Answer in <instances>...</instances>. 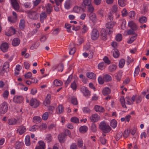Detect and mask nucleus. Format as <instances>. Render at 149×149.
Listing matches in <instances>:
<instances>
[{
	"label": "nucleus",
	"mask_w": 149,
	"mask_h": 149,
	"mask_svg": "<svg viewBox=\"0 0 149 149\" xmlns=\"http://www.w3.org/2000/svg\"><path fill=\"white\" fill-rule=\"evenodd\" d=\"M99 128L105 133H107L110 132L111 128L110 126L106 123L105 121L101 122L99 126Z\"/></svg>",
	"instance_id": "1"
},
{
	"label": "nucleus",
	"mask_w": 149,
	"mask_h": 149,
	"mask_svg": "<svg viewBox=\"0 0 149 149\" xmlns=\"http://www.w3.org/2000/svg\"><path fill=\"white\" fill-rule=\"evenodd\" d=\"M8 104L6 102H4L1 104L0 109V113L1 114H4L7 112L8 109Z\"/></svg>",
	"instance_id": "2"
},
{
	"label": "nucleus",
	"mask_w": 149,
	"mask_h": 149,
	"mask_svg": "<svg viewBox=\"0 0 149 149\" xmlns=\"http://www.w3.org/2000/svg\"><path fill=\"white\" fill-rule=\"evenodd\" d=\"M80 91L85 97H89L91 95V92L87 87L83 86L80 88Z\"/></svg>",
	"instance_id": "3"
},
{
	"label": "nucleus",
	"mask_w": 149,
	"mask_h": 149,
	"mask_svg": "<svg viewBox=\"0 0 149 149\" xmlns=\"http://www.w3.org/2000/svg\"><path fill=\"white\" fill-rule=\"evenodd\" d=\"M116 24V23L114 21H111L108 22H107L106 24V28L107 29H109V34H110L112 32V29L115 25Z\"/></svg>",
	"instance_id": "4"
},
{
	"label": "nucleus",
	"mask_w": 149,
	"mask_h": 149,
	"mask_svg": "<svg viewBox=\"0 0 149 149\" xmlns=\"http://www.w3.org/2000/svg\"><path fill=\"white\" fill-rule=\"evenodd\" d=\"M28 15L29 17L33 19H36L39 17V14L36 11H31L28 12Z\"/></svg>",
	"instance_id": "5"
},
{
	"label": "nucleus",
	"mask_w": 149,
	"mask_h": 149,
	"mask_svg": "<svg viewBox=\"0 0 149 149\" xmlns=\"http://www.w3.org/2000/svg\"><path fill=\"white\" fill-rule=\"evenodd\" d=\"M89 118L91 122L95 123L97 122L99 120L100 117L97 113H94L92 114Z\"/></svg>",
	"instance_id": "6"
},
{
	"label": "nucleus",
	"mask_w": 149,
	"mask_h": 149,
	"mask_svg": "<svg viewBox=\"0 0 149 149\" xmlns=\"http://www.w3.org/2000/svg\"><path fill=\"white\" fill-rule=\"evenodd\" d=\"M24 100L23 97L21 95H16L13 98V101L15 103H20L22 102Z\"/></svg>",
	"instance_id": "7"
},
{
	"label": "nucleus",
	"mask_w": 149,
	"mask_h": 149,
	"mask_svg": "<svg viewBox=\"0 0 149 149\" xmlns=\"http://www.w3.org/2000/svg\"><path fill=\"white\" fill-rule=\"evenodd\" d=\"M9 48V45L8 43L6 42L2 43L0 47L1 50L3 52H7Z\"/></svg>",
	"instance_id": "8"
},
{
	"label": "nucleus",
	"mask_w": 149,
	"mask_h": 149,
	"mask_svg": "<svg viewBox=\"0 0 149 149\" xmlns=\"http://www.w3.org/2000/svg\"><path fill=\"white\" fill-rule=\"evenodd\" d=\"M128 26L130 27L134 31L138 30V26L134 22L132 21H129L128 23Z\"/></svg>",
	"instance_id": "9"
},
{
	"label": "nucleus",
	"mask_w": 149,
	"mask_h": 149,
	"mask_svg": "<svg viewBox=\"0 0 149 149\" xmlns=\"http://www.w3.org/2000/svg\"><path fill=\"white\" fill-rule=\"evenodd\" d=\"M15 32L16 30L13 27H11L9 28L8 32L5 33V34L8 36H10L15 34Z\"/></svg>",
	"instance_id": "10"
},
{
	"label": "nucleus",
	"mask_w": 149,
	"mask_h": 149,
	"mask_svg": "<svg viewBox=\"0 0 149 149\" xmlns=\"http://www.w3.org/2000/svg\"><path fill=\"white\" fill-rule=\"evenodd\" d=\"M30 105L33 106L34 108L37 107L39 105V102L35 98H32L30 100Z\"/></svg>",
	"instance_id": "11"
},
{
	"label": "nucleus",
	"mask_w": 149,
	"mask_h": 149,
	"mask_svg": "<svg viewBox=\"0 0 149 149\" xmlns=\"http://www.w3.org/2000/svg\"><path fill=\"white\" fill-rule=\"evenodd\" d=\"M66 137L65 134L63 133L59 134L58 136V139L61 143H63L65 142Z\"/></svg>",
	"instance_id": "12"
},
{
	"label": "nucleus",
	"mask_w": 149,
	"mask_h": 149,
	"mask_svg": "<svg viewBox=\"0 0 149 149\" xmlns=\"http://www.w3.org/2000/svg\"><path fill=\"white\" fill-rule=\"evenodd\" d=\"M69 49V53L70 55H73L76 52V48L73 43L70 44Z\"/></svg>",
	"instance_id": "13"
},
{
	"label": "nucleus",
	"mask_w": 149,
	"mask_h": 149,
	"mask_svg": "<svg viewBox=\"0 0 149 149\" xmlns=\"http://www.w3.org/2000/svg\"><path fill=\"white\" fill-rule=\"evenodd\" d=\"M47 16V14L45 12H42L40 15V22L41 23L44 22V20L46 19Z\"/></svg>",
	"instance_id": "14"
},
{
	"label": "nucleus",
	"mask_w": 149,
	"mask_h": 149,
	"mask_svg": "<svg viewBox=\"0 0 149 149\" xmlns=\"http://www.w3.org/2000/svg\"><path fill=\"white\" fill-rule=\"evenodd\" d=\"M26 131V128L23 125L19 126L17 130V132H19L20 135L22 134L25 132Z\"/></svg>",
	"instance_id": "15"
},
{
	"label": "nucleus",
	"mask_w": 149,
	"mask_h": 149,
	"mask_svg": "<svg viewBox=\"0 0 149 149\" xmlns=\"http://www.w3.org/2000/svg\"><path fill=\"white\" fill-rule=\"evenodd\" d=\"M89 18L93 22L95 23L97 22V16L95 13H91L89 15Z\"/></svg>",
	"instance_id": "16"
},
{
	"label": "nucleus",
	"mask_w": 149,
	"mask_h": 149,
	"mask_svg": "<svg viewBox=\"0 0 149 149\" xmlns=\"http://www.w3.org/2000/svg\"><path fill=\"white\" fill-rule=\"evenodd\" d=\"M99 36V33L97 30L95 28L93 29L91 33V37H98Z\"/></svg>",
	"instance_id": "17"
},
{
	"label": "nucleus",
	"mask_w": 149,
	"mask_h": 149,
	"mask_svg": "<svg viewBox=\"0 0 149 149\" xmlns=\"http://www.w3.org/2000/svg\"><path fill=\"white\" fill-rule=\"evenodd\" d=\"M12 5L15 10H18L19 9V6L16 0H11Z\"/></svg>",
	"instance_id": "18"
},
{
	"label": "nucleus",
	"mask_w": 149,
	"mask_h": 149,
	"mask_svg": "<svg viewBox=\"0 0 149 149\" xmlns=\"http://www.w3.org/2000/svg\"><path fill=\"white\" fill-rule=\"evenodd\" d=\"M72 4L71 0H66L64 3V7L66 9H69L71 7Z\"/></svg>",
	"instance_id": "19"
},
{
	"label": "nucleus",
	"mask_w": 149,
	"mask_h": 149,
	"mask_svg": "<svg viewBox=\"0 0 149 149\" xmlns=\"http://www.w3.org/2000/svg\"><path fill=\"white\" fill-rule=\"evenodd\" d=\"M20 40L18 38H14L12 41V44L13 46H16L19 45Z\"/></svg>",
	"instance_id": "20"
},
{
	"label": "nucleus",
	"mask_w": 149,
	"mask_h": 149,
	"mask_svg": "<svg viewBox=\"0 0 149 149\" xmlns=\"http://www.w3.org/2000/svg\"><path fill=\"white\" fill-rule=\"evenodd\" d=\"M94 109L95 111L97 112H104L105 111V109L103 107L97 105L95 106Z\"/></svg>",
	"instance_id": "21"
},
{
	"label": "nucleus",
	"mask_w": 149,
	"mask_h": 149,
	"mask_svg": "<svg viewBox=\"0 0 149 149\" xmlns=\"http://www.w3.org/2000/svg\"><path fill=\"white\" fill-rule=\"evenodd\" d=\"M86 75L87 77L89 79H96V74L92 72H88L86 73Z\"/></svg>",
	"instance_id": "22"
},
{
	"label": "nucleus",
	"mask_w": 149,
	"mask_h": 149,
	"mask_svg": "<svg viewBox=\"0 0 149 149\" xmlns=\"http://www.w3.org/2000/svg\"><path fill=\"white\" fill-rule=\"evenodd\" d=\"M25 22L24 19H21L19 24V27L20 29L21 30H23L25 27Z\"/></svg>",
	"instance_id": "23"
},
{
	"label": "nucleus",
	"mask_w": 149,
	"mask_h": 149,
	"mask_svg": "<svg viewBox=\"0 0 149 149\" xmlns=\"http://www.w3.org/2000/svg\"><path fill=\"white\" fill-rule=\"evenodd\" d=\"M17 122V120L14 118L9 119L8 121V123L10 125H15Z\"/></svg>",
	"instance_id": "24"
},
{
	"label": "nucleus",
	"mask_w": 149,
	"mask_h": 149,
	"mask_svg": "<svg viewBox=\"0 0 149 149\" xmlns=\"http://www.w3.org/2000/svg\"><path fill=\"white\" fill-rule=\"evenodd\" d=\"M134 31L132 29H129L127 31H125L123 35L124 36L134 35L135 33Z\"/></svg>",
	"instance_id": "25"
},
{
	"label": "nucleus",
	"mask_w": 149,
	"mask_h": 149,
	"mask_svg": "<svg viewBox=\"0 0 149 149\" xmlns=\"http://www.w3.org/2000/svg\"><path fill=\"white\" fill-rule=\"evenodd\" d=\"M9 63L8 62H5L3 65L2 70L5 72H7L8 71V68H9Z\"/></svg>",
	"instance_id": "26"
},
{
	"label": "nucleus",
	"mask_w": 149,
	"mask_h": 149,
	"mask_svg": "<svg viewBox=\"0 0 149 149\" xmlns=\"http://www.w3.org/2000/svg\"><path fill=\"white\" fill-rule=\"evenodd\" d=\"M88 130V127L86 125L81 126L79 128L80 132L82 133H84Z\"/></svg>",
	"instance_id": "27"
},
{
	"label": "nucleus",
	"mask_w": 149,
	"mask_h": 149,
	"mask_svg": "<svg viewBox=\"0 0 149 149\" xmlns=\"http://www.w3.org/2000/svg\"><path fill=\"white\" fill-rule=\"evenodd\" d=\"M46 11L47 14H50L52 10V8L51 5L49 4H47L46 7Z\"/></svg>",
	"instance_id": "28"
},
{
	"label": "nucleus",
	"mask_w": 149,
	"mask_h": 149,
	"mask_svg": "<svg viewBox=\"0 0 149 149\" xmlns=\"http://www.w3.org/2000/svg\"><path fill=\"white\" fill-rule=\"evenodd\" d=\"M110 92V90L108 87L104 88L102 91V94L105 96L109 94Z\"/></svg>",
	"instance_id": "29"
},
{
	"label": "nucleus",
	"mask_w": 149,
	"mask_h": 149,
	"mask_svg": "<svg viewBox=\"0 0 149 149\" xmlns=\"http://www.w3.org/2000/svg\"><path fill=\"white\" fill-rule=\"evenodd\" d=\"M104 79L106 82H108L111 81L112 78L110 75L108 74H105L103 76Z\"/></svg>",
	"instance_id": "30"
},
{
	"label": "nucleus",
	"mask_w": 149,
	"mask_h": 149,
	"mask_svg": "<svg viewBox=\"0 0 149 149\" xmlns=\"http://www.w3.org/2000/svg\"><path fill=\"white\" fill-rule=\"evenodd\" d=\"M53 84L55 86H60L63 84V82L60 80L55 79L53 82Z\"/></svg>",
	"instance_id": "31"
},
{
	"label": "nucleus",
	"mask_w": 149,
	"mask_h": 149,
	"mask_svg": "<svg viewBox=\"0 0 149 149\" xmlns=\"http://www.w3.org/2000/svg\"><path fill=\"white\" fill-rule=\"evenodd\" d=\"M51 97V95L50 94H48L47 95L46 99L44 102L45 106L48 105L50 103V99Z\"/></svg>",
	"instance_id": "32"
},
{
	"label": "nucleus",
	"mask_w": 149,
	"mask_h": 149,
	"mask_svg": "<svg viewBox=\"0 0 149 149\" xmlns=\"http://www.w3.org/2000/svg\"><path fill=\"white\" fill-rule=\"evenodd\" d=\"M88 28L87 25L85 24L83 25L81 29V32L82 34H84L87 32L88 30Z\"/></svg>",
	"instance_id": "33"
},
{
	"label": "nucleus",
	"mask_w": 149,
	"mask_h": 149,
	"mask_svg": "<svg viewBox=\"0 0 149 149\" xmlns=\"http://www.w3.org/2000/svg\"><path fill=\"white\" fill-rule=\"evenodd\" d=\"M33 121L36 124L40 123L41 121V118L38 116H35L33 118Z\"/></svg>",
	"instance_id": "34"
},
{
	"label": "nucleus",
	"mask_w": 149,
	"mask_h": 149,
	"mask_svg": "<svg viewBox=\"0 0 149 149\" xmlns=\"http://www.w3.org/2000/svg\"><path fill=\"white\" fill-rule=\"evenodd\" d=\"M117 68L115 64H111L110 65L109 67V70L110 72H114Z\"/></svg>",
	"instance_id": "35"
},
{
	"label": "nucleus",
	"mask_w": 149,
	"mask_h": 149,
	"mask_svg": "<svg viewBox=\"0 0 149 149\" xmlns=\"http://www.w3.org/2000/svg\"><path fill=\"white\" fill-rule=\"evenodd\" d=\"M117 124V122L115 119H112L110 122V126L113 128H115L116 127Z\"/></svg>",
	"instance_id": "36"
},
{
	"label": "nucleus",
	"mask_w": 149,
	"mask_h": 149,
	"mask_svg": "<svg viewBox=\"0 0 149 149\" xmlns=\"http://www.w3.org/2000/svg\"><path fill=\"white\" fill-rule=\"evenodd\" d=\"M25 142L26 146H29L30 145V137L29 136H26L25 139Z\"/></svg>",
	"instance_id": "37"
},
{
	"label": "nucleus",
	"mask_w": 149,
	"mask_h": 149,
	"mask_svg": "<svg viewBox=\"0 0 149 149\" xmlns=\"http://www.w3.org/2000/svg\"><path fill=\"white\" fill-rule=\"evenodd\" d=\"M8 20L11 23H14L17 21V18L14 17H8Z\"/></svg>",
	"instance_id": "38"
},
{
	"label": "nucleus",
	"mask_w": 149,
	"mask_h": 149,
	"mask_svg": "<svg viewBox=\"0 0 149 149\" xmlns=\"http://www.w3.org/2000/svg\"><path fill=\"white\" fill-rule=\"evenodd\" d=\"M120 100L121 104L122 107L123 108H127V107L125 104V100L124 97L123 96L121 97Z\"/></svg>",
	"instance_id": "39"
},
{
	"label": "nucleus",
	"mask_w": 149,
	"mask_h": 149,
	"mask_svg": "<svg viewBox=\"0 0 149 149\" xmlns=\"http://www.w3.org/2000/svg\"><path fill=\"white\" fill-rule=\"evenodd\" d=\"M119 22H122V25L121 26V28L122 29H124L125 28L126 26V22L125 20L124 19H121L119 20Z\"/></svg>",
	"instance_id": "40"
},
{
	"label": "nucleus",
	"mask_w": 149,
	"mask_h": 149,
	"mask_svg": "<svg viewBox=\"0 0 149 149\" xmlns=\"http://www.w3.org/2000/svg\"><path fill=\"white\" fill-rule=\"evenodd\" d=\"M125 64V60L124 59L122 58L120 59L119 62L118 66L119 68H122Z\"/></svg>",
	"instance_id": "41"
},
{
	"label": "nucleus",
	"mask_w": 149,
	"mask_h": 149,
	"mask_svg": "<svg viewBox=\"0 0 149 149\" xmlns=\"http://www.w3.org/2000/svg\"><path fill=\"white\" fill-rule=\"evenodd\" d=\"M106 65V64L104 62H102L98 64V67L99 69L100 70H103L105 68Z\"/></svg>",
	"instance_id": "42"
},
{
	"label": "nucleus",
	"mask_w": 149,
	"mask_h": 149,
	"mask_svg": "<svg viewBox=\"0 0 149 149\" xmlns=\"http://www.w3.org/2000/svg\"><path fill=\"white\" fill-rule=\"evenodd\" d=\"M81 9L82 8L81 7L75 6L74 7L73 10L74 12L79 13L81 11Z\"/></svg>",
	"instance_id": "43"
},
{
	"label": "nucleus",
	"mask_w": 149,
	"mask_h": 149,
	"mask_svg": "<svg viewBox=\"0 0 149 149\" xmlns=\"http://www.w3.org/2000/svg\"><path fill=\"white\" fill-rule=\"evenodd\" d=\"M72 75H70L68 77L67 80L65 81V86L67 87L68 85L69 84L70 82L71 81V80L72 78Z\"/></svg>",
	"instance_id": "44"
},
{
	"label": "nucleus",
	"mask_w": 149,
	"mask_h": 149,
	"mask_svg": "<svg viewBox=\"0 0 149 149\" xmlns=\"http://www.w3.org/2000/svg\"><path fill=\"white\" fill-rule=\"evenodd\" d=\"M23 143L19 141L17 142L15 144V148L16 149H22V146Z\"/></svg>",
	"instance_id": "45"
},
{
	"label": "nucleus",
	"mask_w": 149,
	"mask_h": 149,
	"mask_svg": "<svg viewBox=\"0 0 149 149\" xmlns=\"http://www.w3.org/2000/svg\"><path fill=\"white\" fill-rule=\"evenodd\" d=\"M52 138L51 134H48L46 136L45 140L47 142L49 143L52 141Z\"/></svg>",
	"instance_id": "46"
},
{
	"label": "nucleus",
	"mask_w": 149,
	"mask_h": 149,
	"mask_svg": "<svg viewBox=\"0 0 149 149\" xmlns=\"http://www.w3.org/2000/svg\"><path fill=\"white\" fill-rule=\"evenodd\" d=\"M139 22L141 24L146 23L147 21V18L145 16L142 17L139 19Z\"/></svg>",
	"instance_id": "47"
},
{
	"label": "nucleus",
	"mask_w": 149,
	"mask_h": 149,
	"mask_svg": "<svg viewBox=\"0 0 149 149\" xmlns=\"http://www.w3.org/2000/svg\"><path fill=\"white\" fill-rule=\"evenodd\" d=\"M118 11V7L117 5H113L111 9V11L112 13H116Z\"/></svg>",
	"instance_id": "48"
},
{
	"label": "nucleus",
	"mask_w": 149,
	"mask_h": 149,
	"mask_svg": "<svg viewBox=\"0 0 149 149\" xmlns=\"http://www.w3.org/2000/svg\"><path fill=\"white\" fill-rule=\"evenodd\" d=\"M83 3L85 6H89L91 3V0H83Z\"/></svg>",
	"instance_id": "49"
},
{
	"label": "nucleus",
	"mask_w": 149,
	"mask_h": 149,
	"mask_svg": "<svg viewBox=\"0 0 149 149\" xmlns=\"http://www.w3.org/2000/svg\"><path fill=\"white\" fill-rule=\"evenodd\" d=\"M71 87L73 90H76L77 87V85L75 81L71 83Z\"/></svg>",
	"instance_id": "50"
},
{
	"label": "nucleus",
	"mask_w": 149,
	"mask_h": 149,
	"mask_svg": "<svg viewBox=\"0 0 149 149\" xmlns=\"http://www.w3.org/2000/svg\"><path fill=\"white\" fill-rule=\"evenodd\" d=\"M118 3L119 5L123 7L126 5V1L125 0H118Z\"/></svg>",
	"instance_id": "51"
},
{
	"label": "nucleus",
	"mask_w": 149,
	"mask_h": 149,
	"mask_svg": "<svg viewBox=\"0 0 149 149\" xmlns=\"http://www.w3.org/2000/svg\"><path fill=\"white\" fill-rule=\"evenodd\" d=\"M64 66L63 64H59L57 67V69L58 72H62L63 70Z\"/></svg>",
	"instance_id": "52"
},
{
	"label": "nucleus",
	"mask_w": 149,
	"mask_h": 149,
	"mask_svg": "<svg viewBox=\"0 0 149 149\" xmlns=\"http://www.w3.org/2000/svg\"><path fill=\"white\" fill-rule=\"evenodd\" d=\"M107 33L104 29H102L100 32V36L103 37H106L107 36Z\"/></svg>",
	"instance_id": "53"
},
{
	"label": "nucleus",
	"mask_w": 149,
	"mask_h": 149,
	"mask_svg": "<svg viewBox=\"0 0 149 149\" xmlns=\"http://www.w3.org/2000/svg\"><path fill=\"white\" fill-rule=\"evenodd\" d=\"M123 133L122 132H118L115 137V139L117 141H118L122 136Z\"/></svg>",
	"instance_id": "54"
},
{
	"label": "nucleus",
	"mask_w": 149,
	"mask_h": 149,
	"mask_svg": "<svg viewBox=\"0 0 149 149\" xmlns=\"http://www.w3.org/2000/svg\"><path fill=\"white\" fill-rule=\"evenodd\" d=\"M39 144V146L42 148V149H45V144L43 141H38V143Z\"/></svg>",
	"instance_id": "55"
},
{
	"label": "nucleus",
	"mask_w": 149,
	"mask_h": 149,
	"mask_svg": "<svg viewBox=\"0 0 149 149\" xmlns=\"http://www.w3.org/2000/svg\"><path fill=\"white\" fill-rule=\"evenodd\" d=\"M82 110L84 113H89L91 112L90 109L89 108L87 107H83Z\"/></svg>",
	"instance_id": "56"
},
{
	"label": "nucleus",
	"mask_w": 149,
	"mask_h": 149,
	"mask_svg": "<svg viewBox=\"0 0 149 149\" xmlns=\"http://www.w3.org/2000/svg\"><path fill=\"white\" fill-rule=\"evenodd\" d=\"M71 121L76 123H78L79 122V119L76 117H72L70 119Z\"/></svg>",
	"instance_id": "57"
},
{
	"label": "nucleus",
	"mask_w": 149,
	"mask_h": 149,
	"mask_svg": "<svg viewBox=\"0 0 149 149\" xmlns=\"http://www.w3.org/2000/svg\"><path fill=\"white\" fill-rule=\"evenodd\" d=\"M136 13L134 11H130L128 14V16L131 18L134 19V18L135 15Z\"/></svg>",
	"instance_id": "58"
},
{
	"label": "nucleus",
	"mask_w": 149,
	"mask_h": 149,
	"mask_svg": "<svg viewBox=\"0 0 149 149\" xmlns=\"http://www.w3.org/2000/svg\"><path fill=\"white\" fill-rule=\"evenodd\" d=\"M113 55L115 58H118L119 56V53L117 49H115L113 52Z\"/></svg>",
	"instance_id": "59"
},
{
	"label": "nucleus",
	"mask_w": 149,
	"mask_h": 149,
	"mask_svg": "<svg viewBox=\"0 0 149 149\" xmlns=\"http://www.w3.org/2000/svg\"><path fill=\"white\" fill-rule=\"evenodd\" d=\"M63 109L62 105H59L58 107L57 112L58 113L60 114L63 111Z\"/></svg>",
	"instance_id": "60"
},
{
	"label": "nucleus",
	"mask_w": 149,
	"mask_h": 149,
	"mask_svg": "<svg viewBox=\"0 0 149 149\" xmlns=\"http://www.w3.org/2000/svg\"><path fill=\"white\" fill-rule=\"evenodd\" d=\"M65 28L67 29V31L68 32H71V26L70 24L65 23Z\"/></svg>",
	"instance_id": "61"
},
{
	"label": "nucleus",
	"mask_w": 149,
	"mask_h": 149,
	"mask_svg": "<svg viewBox=\"0 0 149 149\" xmlns=\"http://www.w3.org/2000/svg\"><path fill=\"white\" fill-rule=\"evenodd\" d=\"M91 130L93 132H95L97 130V128L96 125L93 123L92 124L91 127Z\"/></svg>",
	"instance_id": "62"
},
{
	"label": "nucleus",
	"mask_w": 149,
	"mask_h": 149,
	"mask_svg": "<svg viewBox=\"0 0 149 149\" xmlns=\"http://www.w3.org/2000/svg\"><path fill=\"white\" fill-rule=\"evenodd\" d=\"M130 133V131L128 129H127L124 131V132L123 135V137L125 138H127Z\"/></svg>",
	"instance_id": "63"
},
{
	"label": "nucleus",
	"mask_w": 149,
	"mask_h": 149,
	"mask_svg": "<svg viewBox=\"0 0 149 149\" xmlns=\"http://www.w3.org/2000/svg\"><path fill=\"white\" fill-rule=\"evenodd\" d=\"M83 141L80 139H78L77 141V146L79 148L81 147L83 145Z\"/></svg>",
	"instance_id": "64"
}]
</instances>
